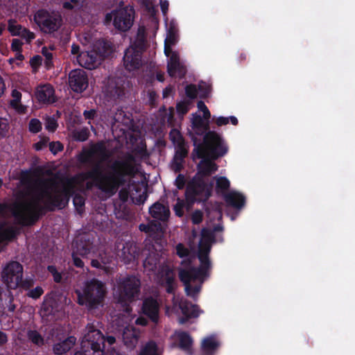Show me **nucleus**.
<instances>
[{
    "mask_svg": "<svg viewBox=\"0 0 355 355\" xmlns=\"http://www.w3.org/2000/svg\"><path fill=\"white\" fill-rule=\"evenodd\" d=\"M184 203L182 200H178L174 206V211L177 216H182L183 215Z\"/></svg>",
    "mask_w": 355,
    "mask_h": 355,
    "instance_id": "48",
    "label": "nucleus"
},
{
    "mask_svg": "<svg viewBox=\"0 0 355 355\" xmlns=\"http://www.w3.org/2000/svg\"><path fill=\"white\" fill-rule=\"evenodd\" d=\"M159 305L156 300L149 297L144 300L143 312L155 323L159 322Z\"/></svg>",
    "mask_w": 355,
    "mask_h": 355,
    "instance_id": "15",
    "label": "nucleus"
},
{
    "mask_svg": "<svg viewBox=\"0 0 355 355\" xmlns=\"http://www.w3.org/2000/svg\"><path fill=\"white\" fill-rule=\"evenodd\" d=\"M9 125L6 119L0 118V137H4L8 131Z\"/></svg>",
    "mask_w": 355,
    "mask_h": 355,
    "instance_id": "41",
    "label": "nucleus"
},
{
    "mask_svg": "<svg viewBox=\"0 0 355 355\" xmlns=\"http://www.w3.org/2000/svg\"><path fill=\"white\" fill-rule=\"evenodd\" d=\"M78 303L85 306L88 309H94L103 302L106 293L105 284L97 279H92L84 282L82 290L76 291Z\"/></svg>",
    "mask_w": 355,
    "mask_h": 355,
    "instance_id": "4",
    "label": "nucleus"
},
{
    "mask_svg": "<svg viewBox=\"0 0 355 355\" xmlns=\"http://www.w3.org/2000/svg\"><path fill=\"white\" fill-rule=\"evenodd\" d=\"M211 249V242L209 238L202 237L199 243L198 257L200 266L195 268L187 265V261H182V267L178 270V275L184 286L186 294L196 298L200 291L201 286L208 275L211 268L209 253Z\"/></svg>",
    "mask_w": 355,
    "mask_h": 355,
    "instance_id": "2",
    "label": "nucleus"
},
{
    "mask_svg": "<svg viewBox=\"0 0 355 355\" xmlns=\"http://www.w3.org/2000/svg\"><path fill=\"white\" fill-rule=\"evenodd\" d=\"M168 4L167 2H164L161 3V8L162 12L165 14L168 10Z\"/></svg>",
    "mask_w": 355,
    "mask_h": 355,
    "instance_id": "63",
    "label": "nucleus"
},
{
    "mask_svg": "<svg viewBox=\"0 0 355 355\" xmlns=\"http://www.w3.org/2000/svg\"><path fill=\"white\" fill-rule=\"evenodd\" d=\"M135 322H136L137 324H139V325H141V326H146L147 324V323H148V321L144 318H139L137 319Z\"/></svg>",
    "mask_w": 355,
    "mask_h": 355,
    "instance_id": "59",
    "label": "nucleus"
},
{
    "mask_svg": "<svg viewBox=\"0 0 355 355\" xmlns=\"http://www.w3.org/2000/svg\"><path fill=\"white\" fill-rule=\"evenodd\" d=\"M12 234V231L5 225L0 226V242L9 239Z\"/></svg>",
    "mask_w": 355,
    "mask_h": 355,
    "instance_id": "35",
    "label": "nucleus"
},
{
    "mask_svg": "<svg viewBox=\"0 0 355 355\" xmlns=\"http://www.w3.org/2000/svg\"><path fill=\"white\" fill-rule=\"evenodd\" d=\"M23 277V267L17 262L8 263L3 269L1 278L9 288H16L21 282Z\"/></svg>",
    "mask_w": 355,
    "mask_h": 355,
    "instance_id": "9",
    "label": "nucleus"
},
{
    "mask_svg": "<svg viewBox=\"0 0 355 355\" xmlns=\"http://www.w3.org/2000/svg\"><path fill=\"white\" fill-rule=\"evenodd\" d=\"M179 309L187 318H196L200 313L197 306L189 303L178 295H173L171 311L177 313Z\"/></svg>",
    "mask_w": 355,
    "mask_h": 355,
    "instance_id": "11",
    "label": "nucleus"
},
{
    "mask_svg": "<svg viewBox=\"0 0 355 355\" xmlns=\"http://www.w3.org/2000/svg\"><path fill=\"white\" fill-rule=\"evenodd\" d=\"M172 88L168 87H166L165 89H164L163 91V96L164 98H166L168 96H169L171 94H172Z\"/></svg>",
    "mask_w": 355,
    "mask_h": 355,
    "instance_id": "60",
    "label": "nucleus"
},
{
    "mask_svg": "<svg viewBox=\"0 0 355 355\" xmlns=\"http://www.w3.org/2000/svg\"><path fill=\"white\" fill-rule=\"evenodd\" d=\"M177 150L175 153V158L182 159L185 157L188 153V147L184 141L181 144H177Z\"/></svg>",
    "mask_w": 355,
    "mask_h": 355,
    "instance_id": "32",
    "label": "nucleus"
},
{
    "mask_svg": "<svg viewBox=\"0 0 355 355\" xmlns=\"http://www.w3.org/2000/svg\"><path fill=\"white\" fill-rule=\"evenodd\" d=\"M193 142L196 146L193 151L197 157L203 159L198 165L197 175L199 178L209 176L218 170V166L211 159L225 155L227 148L224 146L220 136L214 131H209L205 135L202 144H196L195 139Z\"/></svg>",
    "mask_w": 355,
    "mask_h": 355,
    "instance_id": "3",
    "label": "nucleus"
},
{
    "mask_svg": "<svg viewBox=\"0 0 355 355\" xmlns=\"http://www.w3.org/2000/svg\"><path fill=\"white\" fill-rule=\"evenodd\" d=\"M141 48L139 49L134 46H130L125 51L123 65L129 71L137 70L141 66Z\"/></svg>",
    "mask_w": 355,
    "mask_h": 355,
    "instance_id": "12",
    "label": "nucleus"
},
{
    "mask_svg": "<svg viewBox=\"0 0 355 355\" xmlns=\"http://www.w3.org/2000/svg\"><path fill=\"white\" fill-rule=\"evenodd\" d=\"M8 342V336L6 333L0 330V345H3Z\"/></svg>",
    "mask_w": 355,
    "mask_h": 355,
    "instance_id": "58",
    "label": "nucleus"
},
{
    "mask_svg": "<svg viewBox=\"0 0 355 355\" xmlns=\"http://www.w3.org/2000/svg\"><path fill=\"white\" fill-rule=\"evenodd\" d=\"M105 21L106 22H112L118 31H126L133 24L134 10L130 7L114 10L106 15Z\"/></svg>",
    "mask_w": 355,
    "mask_h": 355,
    "instance_id": "8",
    "label": "nucleus"
},
{
    "mask_svg": "<svg viewBox=\"0 0 355 355\" xmlns=\"http://www.w3.org/2000/svg\"><path fill=\"white\" fill-rule=\"evenodd\" d=\"M19 36L25 39L27 42H31L35 38V34L33 32H31L26 28L20 33Z\"/></svg>",
    "mask_w": 355,
    "mask_h": 355,
    "instance_id": "42",
    "label": "nucleus"
},
{
    "mask_svg": "<svg viewBox=\"0 0 355 355\" xmlns=\"http://www.w3.org/2000/svg\"><path fill=\"white\" fill-rule=\"evenodd\" d=\"M69 84L71 89L76 92H82L88 86L86 72L83 69L72 70L69 75Z\"/></svg>",
    "mask_w": 355,
    "mask_h": 355,
    "instance_id": "13",
    "label": "nucleus"
},
{
    "mask_svg": "<svg viewBox=\"0 0 355 355\" xmlns=\"http://www.w3.org/2000/svg\"><path fill=\"white\" fill-rule=\"evenodd\" d=\"M22 42L18 39H14L12 42L11 49L13 51H21Z\"/></svg>",
    "mask_w": 355,
    "mask_h": 355,
    "instance_id": "50",
    "label": "nucleus"
},
{
    "mask_svg": "<svg viewBox=\"0 0 355 355\" xmlns=\"http://www.w3.org/2000/svg\"><path fill=\"white\" fill-rule=\"evenodd\" d=\"M191 220L194 224H199L202 220V211L197 210L195 211L191 215Z\"/></svg>",
    "mask_w": 355,
    "mask_h": 355,
    "instance_id": "45",
    "label": "nucleus"
},
{
    "mask_svg": "<svg viewBox=\"0 0 355 355\" xmlns=\"http://www.w3.org/2000/svg\"><path fill=\"white\" fill-rule=\"evenodd\" d=\"M103 347L91 346L88 347H83L81 349L75 353L74 355H103Z\"/></svg>",
    "mask_w": 355,
    "mask_h": 355,
    "instance_id": "28",
    "label": "nucleus"
},
{
    "mask_svg": "<svg viewBox=\"0 0 355 355\" xmlns=\"http://www.w3.org/2000/svg\"><path fill=\"white\" fill-rule=\"evenodd\" d=\"M35 95L40 103L50 104L55 101V90L49 84L37 87Z\"/></svg>",
    "mask_w": 355,
    "mask_h": 355,
    "instance_id": "14",
    "label": "nucleus"
},
{
    "mask_svg": "<svg viewBox=\"0 0 355 355\" xmlns=\"http://www.w3.org/2000/svg\"><path fill=\"white\" fill-rule=\"evenodd\" d=\"M42 53L46 59V64L49 67L51 63L52 53L46 47L42 48Z\"/></svg>",
    "mask_w": 355,
    "mask_h": 355,
    "instance_id": "49",
    "label": "nucleus"
},
{
    "mask_svg": "<svg viewBox=\"0 0 355 355\" xmlns=\"http://www.w3.org/2000/svg\"><path fill=\"white\" fill-rule=\"evenodd\" d=\"M140 281L136 277L127 276L121 278L114 293L118 303L128 304L139 296Z\"/></svg>",
    "mask_w": 355,
    "mask_h": 355,
    "instance_id": "5",
    "label": "nucleus"
},
{
    "mask_svg": "<svg viewBox=\"0 0 355 355\" xmlns=\"http://www.w3.org/2000/svg\"><path fill=\"white\" fill-rule=\"evenodd\" d=\"M225 200L227 203L236 208L242 207L245 203L244 197L236 192H231L226 195Z\"/></svg>",
    "mask_w": 355,
    "mask_h": 355,
    "instance_id": "27",
    "label": "nucleus"
},
{
    "mask_svg": "<svg viewBox=\"0 0 355 355\" xmlns=\"http://www.w3.org/2000/svg\"><path fill=\"white\" fill-rule=\"evenodd\" d=\"M164 53L167 57H168V61L167 62V71L168 74H173L175 65H177L180 62V58L178 54L173 51L169 46H165Z\"/></svg>",
    "mask_w": 355,
    "mask_h": 355,
    "instance_id": "23",
    "label": "nucleus"
},
{
    "mask_svg": "<svg viewBox=\"0 0 355 355\" xmlns=\"http://www.w3.org/2000/svg\"><path fill=\"white\" fill-rule=\"evenodd\" d=\"M87 156L90 158H96L99 161L107 159L109 156L105 144L98 143L92 146L87 152Z\"/></svg>",
    "mask_w": 355,
    "mask_h": 355,
    "instance_id": "19",
    "label": "nucleus"
},
{
    "mask_svg": "<svg viewBox=\"0 0 355 355\" xmlns=\"http://www.w3.org/2000/svg\"><path fill=\"white\" fill-rule=\"evenodd\" d=\"M173 74H169L172 77L183 78L186 73V68L180 62L175 65Z\"/></svg>",
    "mask_w": 355,
    "mask_h": 355,
    "instance_id": "34",
    "label": "nucleus"
},
{
    "mask_svg": "<svg viewBox=\"0 0 355 355\" xmlns=\"http://www.w3.org/2000/svg\"><path fill=\"white\" fill-rule=\"evenodd\" d=\"M193 131L198 135H201L209 128V120H205L197 113L193 114L191 119Z\"/></svg>",
    "mask_w": 355,
    "mask_h": 355,
    "instance_id": "17",
    "label": "nucleus"
},
{
    "mask_svg": "<svg viewBox=\"0 0 355 355\" xmlns=\"http://www.w3.org/2000/svg\"><path fill=\"white\" fill-rule=\"evenodd\" d=\"M217 191H224L230 187V181L225 177H215Z\"/></svg>",
    "mask_w": 355,
    "mask_h": 355,
    "instance_id": "30",
    "label": "nucleus"
},
{
    "mask_svg": "<svg viewBox=\"0 0 355 355\" xmlns=\"http://www.w3.org/2000/svg\"><path fill=\"white\" fill-rule=\"evenodd\" d=\"M185 92H186L187 96L192 98L196 97V96L198 94V91H197L196 87L193 85H188L185 89Z\"/></svg>",
    "mask_w": 355,
    "mask_h": 355,
    "instance_id": "44",
    "label": "nucleus"
},
{
    "mask_svg": "<svg viewBox=\"0 0 355 355\" xmlns=\"http://www.w3.org/2000/svg\"><path fill=\"white\" fill-rule=\"evenodd\" d=\"M176 108L179 114H180L181 115H184L188 112L189 105L188 103L186 102H181L178 103Z\"/></svg>",
    "mask_w": 355,
    "mask_h": 355,
    "instance_id": "46",
    "label": "nucleus"
},
{
    "mask_svg": "<svg viewBox=\"0 0 355 355\" xmlns=\"http://www.w3.org/2000/svg\"><path fill=\"white\" fill-rule=\"evenodd\" d=\"M42 293L43 289L40 286H37L36 288L29 291V292L27 293V295L33 299H37L40 297Z\"/></svg>",
    "mask_w": 355,
    "mask_h": 355,
    "instance_id": "43",
    "label": "nucleus"
},
{
    "mask_svg": "<svg viewBox=\"0 0 355 355\" xmlns=\"http://www.w3.org/2000/svg\"><path fill=\"white\" fill-rule=\"evenodd\" d=\"M105 340L107 342L108 344L112 345L116 342V339L114 336H109L105 338Z\"/></svg>",
    "mask_w": 355,
    "mask_h": 355,
    "instance_id": "62",
    "label": "nucleus"
},
{
    "mask_svg": "<svg viewBox=\"0 0 355 355\" xmlns=\"http://www.w3.org/2000/svg\"><path fill=\"white\" fill-rule=\"evenodd\" d=\"M197 107L198 110L202 112L205 119L209 120L211 116V114L205 103L201 101H199L197 104Z\"/></svg>",
    "mask_w": 355,
    "mask_h": 355,
    "instance_id": "40",
    "label": "nucleus"
},
{
    "mask_svg": "<svg viewBox=\"0 0 355 355\" xmlns=\"http://www.w3.org/2000/svg\"><path fill=\"white\" fill-rule=\"evenodd\" d=\"M166 291L168 293H172L175 288L174 284V275L173 271L168 270L166 272Z\"/></svg>",
    "mask_w": 355,
    "mask_h": 355,
    "instance_id": "29",
    "label": "nucleus"
},
{
    "mask_svg": "<svg viewBox=\"0 0 355 355\" xmlns=\"http://www.w3.org/2000/svg\"><path fill=\"white\" fill-rule=\"evenodd\" d=\"M176 253L182 259L187 258L189 254V251L182 243L176 245Z\"/></svg>",
    "mask_w": 355,
    "mask_h": 355,
    "instance_id": "39",
    "label": "nucleus"
},
{
    "mask_svg": "<svg viewBox=\"0 0 355 355\" xmlns=\"http://www.w3.org/2000/svg\"><path fill=\"white\" fill-rule=\"evenodd\" d=\"M50 150L53 153L56 154L57 153L62 150L63 146L60 142H52L49 145Z\"/></svg>",
    "mask_w": 355,
    "mask_h": 355,
    "instance_id": "47",
    "label": "nucleus"
},
{
    "mask_svg": "<svg viewBox=\"0 0 355 355\" xmlns=\"http://www.w3.org/2000/svg\"><path fill=\"white\" fill-rule=\"evenodd\" d=\"M42 63V58L40 55L34 56L31 60V64L32 67L35 69L37 68Z\"/></svg>",
    "mask_w": 355,
    "mask_h": 355,
    "instance_id": "51",
    "label": "nucleus"
},
{
    "mask_svg": "<svg viewBox=\"0 0 355 355\" xmlns=\"http://www.w3.org/2000/svg\"><path fill=\"white\" fill-rule=\"evenodd\" d=\"M6 89V86L1 77H0V97L3 94Z\"/></svg>",
    "mask_w": 355,
    "mask_h": 355,
    "instance_id": "61",
    "label": "nucleus"
},
{
    "mask_svg": "<svg viewBox=\"0 0 355 355\" xmlns=\"http://www.w3.org/2000/svg\"><path fill=\"white\" fill-rule=\"evenodd\" d=\"M36 24L42 31L52 33L57 31L62 25V18L59 12L42 10L34 16Z\"/></svg>",
    "mask_w": 355,
    "mask_h": 355,
    "instance_id": "7",
    "label": "nucleus"
},
{
    "mask_svg": "<svg viewBox=\"0 0 355 355\" xmlns=\"http://www.w3.org/2000/svg\"><path fill=\"white\" fill-rule=\"evenodd\" d=\"M140 332L132 327H127L123 332L124 345L129 349H135L138 343Z\"/></svg>",
    "mask_w": 355,
    "mask_h": 355,
    "instance_id": "16",
    "label": "nucleus"
},
{
    "mask_svg": "<svg viewBox=\"0 0 355 355\" xmlns=\"http://www.w3.org/2000/svg\"><path fill=\"white\" fill-rule=\"evenodd\" d=\"M24 27H22L20 24H18L17 22L10 20L8 21V29L12 35H18L20 33L24 30Z\"/></svg>",
    "mask_w": 355,
    "mask_h": 355,
    "instance_id": "31",
    "label": "nucleus"
},
{
    "mask_svg": "<svg viewBox=\"0 0 355 355\" xmlns=\"http://www.w3.org/2000/svg\"><path fill=\"white\" fill-rule=\"evenodd\" d=\"M139 171V166L134 157L128 155L114 160L104 172L96 166L71 179L51 177L21 192L12 205V211L19 223L27 225L37 218L43 205L64 207L74 188L90 189L95 185L110 196L116 193L124 176L132 177Z\"/></svg>",
    "mask_w": 355,
    "mask_h": 355,
    "instance_id": "1",
    "label": "nucleus"
},
{
    "mask_svg": "<svg viewBox=\"0 0 355 355\" xmlns=\"http://www.w3.org/2000/svg\"><path fill=\"white\" fill-rule=\"evenodd\" d=\"M111 52L109 43L98 41L95 44V49L83 51L77 57L79 64L85 68L92 69L97 67L105 56Z\"/></svg>",
    "mask_w": 355,
    "mask_h": 355,
    "instance_id": "6",
    "label": "nucleus"
},
{
    "mask_svg": "<svg viewBox=\"0 0 355 355\" xmlns=\"http://www.w3.org/2000/svg\"><path fill=\"white\" fill-rule=\"evenodd\" d=\"M80 48L78 45H72L71 46V53L72 54H77L79 53Z\"/></svg>",
    "mask_w": 355,
    "mask_h": 355,
    "instance_id": "64",
    "label": "nucleus"
},
{
    "mask_svg": "<svg viewBox=\"0 0 355 355\" xmlns=\"http://www.w3.org/2000/svg\"><path fill=\"white\" fill-rule=\"evenodd\" d=\"M21 93L16 89L11 92L10 105L19 114H24L26 112V106L21 103Z\"/></svg>",
    "mask_w": 355,
    "mask_h": 355,
    "instance_id": "21",
    "label": "nucleus"
},
{
    "mask_svg": "<svg viewBox=\"0 0 355 355\" xmlns=\"http://www.w3.org/2000/svg\"><path fill=\"white\" fill-rule=\"evenodd\" d=\"M49 270L52 272L55 282H60L62 279L61 275L52 266L49 267Z\"/></svg>",
    "mask_w": 355,
    "mask_h": 355,
    "instance_id": "52",
    "label": "nucleus"
},
{
    "mask_svg": "<svg viewBox=\"0 0 355 355\" xmlns=\"http://www.w3.org/2000/svg\"><path fill=\"white\" fill-rule=\"evenodd\" d=\"M73 204L76 207H82L85 204V200L82 196H76L73 198Z\"/></svg>",
    "mask_w": 355,
    "mask_h": 355,
    "instance_id": "53",
    "label": "nucleus"
},
{
    "mask_svg": "<svg viewBox=\"0 0 355 355\" xmlns=\"http://www.w3.org/2000/svg\"><path fill=\"white\" fill-rule=\"evenodd\" d=\"M73 261L76 266L83 268L84 266L83 261L78 257L76 254H73Z\"/></svg>",
    "mask_w": 355,
    "mask_h": 355,
    "instance_id": "57",
    "label": "nucleus"
},
{
    "mask_svg": "<svg viewBox=\"0 0 355 355\" xmlns=\"http://www.w3.org/2000/svg\"><path fill=\"white\" fill-rule=\"evenodd\" d=\"M105 337L99 329V323L96 321L89 322L81 341L83 347L97 346L104 347Z\"/></svg>",
    "mask_w": 355,
    "mask_h": 355,
    "instance_id": "10",
    "label": "nucleus"
},
{
    "mask_svg": "<svg viewBox=\"0 0 355 355\" xmlns=\"http://www.w3.org/2000/svg\"><path fill=\"white\" fill-rule=\"evenodd\" d=\"M56 121L51 117H47L45 120V128L49 132H54L57 128Z\"/></svg>",
    "mask_w": 355,
    "mask_h": 355,
    "instance_id": "38",
    "label": "nucleus"
},
{
    "mask_svg": "<svg viewBox=\"0 0 355 355\" xmlns=\"http://www.w3.org/2000/svg\"><path fill=\"white\" fill-rule=\"evenodd\" d=\"M170 137L173 144L176 146L177 144H181L184 141L180 133L176 130H173L170 133Z\"/></svg>",
    "mask_w": 355,
    "mask_h": 355,
    "instance_id": "37",
    "label": "nucleus"
},
{
    "mask_svg": "<svg viewBox=\"0 0 355 355\" xmlns=\"http://www.w3.org/2000/svg\"><path fill=\"white\" fill-rule=\"evenodd\" d=\"M175 336L179 340V345L181 349L192 354L193 340L191 336L186 332H176Z\"/></svg>",
    "mask_w": 355,
    "mask_h": 355,
    "instance_id": "22",
    "label": "nucleus"
},
{
    "mask_svg": "<svg viewBox=\"0 0 355 355\" xmlns=\"http://www.w3.org/2000/svg\"><path fill=\"white\" fill-rule=\"evenodd\" d=\"M218 346L219 343L214 336L205 338L201 343V349L206 354L212 353Z\"/></svg>",
    "mask_w": 355,
    "mask_h": 355,
    "instance_id": "24",
    "label": "nucleus"
},
{
    "mask_svg": "<svg viewBox=\"0 0 355 355\" xmlns=\"http://www.w3.org/2000/svg\"><path fill=\"white\" fill-rule=\"evenodd\" d=\"M87 133L85 130L77 132L75 135L76 139L79 141H85L87 139Z\"/></svg>",
    "mask_w": 355,
    "mask_h": 355,
    "instance_id": "54",
    "label": "nucleus"
},
{
    "mask_svg": "<svg viewBox=\"0 0 355 355\" xmlns=\"http://www.w3.org/2000/svg\"><path fill=\"white\" fill-rule=\"evenodd\" d=\"M28 337L33 343L37 345H42L44 343L42 337L36 331H30Z\"/></svg>",
    "mask_w": 355,
    "mask_h": 355,
    "instance_id": "33",
    "label": "nucleus"
},
{
    "mask_svg": "<svg viewBox=\"0 0 355 355\" xmlns=\"http://www.w3.org/2000/svg\"><path fill=\"white\" fill-rule=\"evenodd\" d=\"M42 130V123L37 119H33L29 122V130L32 132L36 133Z\"/></svg>",
    "mask_w": 355,
    "mask_h": 355,
    "instance_id": "36",
    "label": "nucleus"
},
{
    "mask_svg": "<svg viewBox=\"0 0 355 355\" xmlns=\"http://www.w3.org/2000/svg\"><path fill=\"white\" fill-rule=\"evenodd\" d=\"M162 353V349L155 342L149 341L140 349L138 355H161Z\"/></svg>",
    "mask_w": 355,
    "mask_h": 355,
    "instance_id": "26",
    "label": "nucleus"
},
{
    "mask_svg": "<svg viewBox=\"0 0 355 355\" xmlns=\"http://www.w3.org/2000/svg\"><path fill=\"white\" fill-rule=\"evenodd\" d=\"M159 254L156 252H151L144 261V267L148 271H154L159 263Z\"/></svg>",
    "mask_w": 355,
    "mask_h": 355,
    "instance_id": "25",
    "label": "nucleus"
},
{
    "mask_svg": "<svg viewBox=\"0 0 355 355\" xmlns=\"http://www.w3.org/2000/svg\"><path fill=\"white\" fill-rule=\"evenodd\" d=\"M76 338L70 336L64 340L55 344L53 347V352L55 354L61 355L69 351L76 343Z\"/></svg>",
    "mask_w": 355,
    "mask_h": 355,
    "instance_id": "20",
    "label": "nucleus"
},
{
    "mask_svg": "<svg viewBox=\"0 0 355 355\" xmlns=\"http://www.w3.org/2000/svg\"><path fill=\"white\" fill-rule=\"evenodd\" d=\"M149 213L156 220H166L169 216L170 211L167 207L155 202L150 207Z\"/></svg>",
    "mask_w": 355,
    "mask_h": 355,
    "instance_id": "18",
    "label": "nucleus"
},
{
    "mask_svg": "<svg viewBox=\"0 0 355 355\" xmlns=\"http://www.w3.org/2000/svg\"><path fill=\"white\" fill-rule=\"evenodd\" d=\"M84 116L87 119H94L96 116V110H85L83 112Z\"/></svg>",
    "mask_w": 355,
    "mask_h": 355,
    "instance_id": "56",
    "label": "nucleus"
},
{
    "mask_svg": "<svg viewBox=\"0 0 355 355\" xmlns=\"http://www.w3.org/2000/svg\"><path fill=\"white\" fill-rule=\"evenodd\" d=\"M216 125L218 126H221V125H227V123H229V118L223 117V116H220V117L216 119Z\"/></svg>",
    "mask_w": 355,
    "mask_h": 355,
    "instance_id": "55",
    "label": "nucleus"
}]
</instances>
